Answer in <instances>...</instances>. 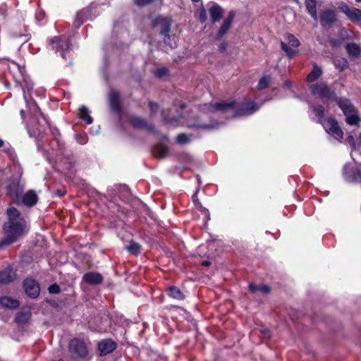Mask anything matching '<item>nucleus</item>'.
<instances>
[{"label":"nucleus","instance_id":"nucleus-39","mask_svg":"<svg viewBox=\"0 0 361 361\" xmlns=\"http://www.w3.org/2000/svg\"><path fill=\"white\" fill-rule=\"evenodd\" d=\"M148 104H149V108L151 116H153L156 113H157V111H159V105L157 102L149 100Z\"/></svg>","mask_w":361,"mask_h":361},{"label":"nucleus","instance_id":"nucleus-9","mask_svg":"<svg viewBox=\"0 0 361 361\" xmlns=\"http://www.w3.org/2000/svg\"><path fill=\"white\" fill-rule=\"evenodd\" d=\"M23 189L20 180L16 178H10L6 185L7 195L13 199L18 200L22 195Z\"/></svg>","mask_w":361,"mask_h":361},{"label":"nucleus","instance_id":"nucleus-48","mask_svg":"<svg viewBox=\"0 0 361 361\" xmlns=\"http://www.w3.org/2000/svg\"><path fill=\"white\" fill-rule=\"evenodd\" d=\"M46 301L53 307H56L58 306V304L55 300H47Z\"/></svg>","mask_w":361,"mask_h":361},{"label":"nucleus","instance_id":"nucleus-54","mask_svg":"<svg viewBox=\"0 0 361 361\" xmlns=\"http://www.w3.org/2000/svg\"><path fill=\"white\" fill-rule=\"evenodd\" d=\"M163 139L167 140V137L166 135H164Z\"/></svg>","mask_w":361,"mask_h":361},{"label":"nucleus","instance_id":"nucleus-20","mask_svg":"<svg viewBox=\"0 0 361 361\" xmlns=\"http://www.w3.org/2000/svg\"><path fill=\"white\" fill-rule=\"evenodd\" d=\"M38 199L36 192L32 190H30L22 196V202L24 205L32 207L37 203Z\"/></svg>","mask_w":361,"mask_h":361},{"label":"nucleus","instance_id":"nucleus-38","mask_svg":"<svg viewBox=\"0 0 361 361\" xmlns=\"http://www.w3.org/2000/svg\"><path fill=\"white\" fill-rule=\"evenodd\" d=\"M287 39H288V44L291 47H295V48L299 47L300 42L294 35H293L291 34H288Z\"/></svg>","mask_w":361,"mask_h":361},{"label":"nucleus","instance_id":"nucleus-21","mask_svg":"<svg viewBox=\"0 0 361 361\" xmlns=\"http://www.w3.org/2000/svg\"><path fill=\"white\" fill-rule=\"evenodd\" d=\"M152 154L158 159H164L169 154V148L163 144L158 143L153 147Z\"/></svg>","mask_w":361,"mask_h":361},{"label":"nucleus","instance_id":"nucleus-1","mask_svg":"<svg viewBox=\"0 0 361 361\" xmlns=\"http://www.w3.org/2000/svg\"><path fill=\"white\" fill-rule=\"evenodd\" d=\"M7 221L4 224L5 238L0 240V249L16 242L25 232L26 225L20 212L14 207L6 209Z\"/></svg>","mask_w":361,"mask_h":361},{"label":"nucleus","instance_id":"nucleus-45","mask_svg":"<svg viewBox=\"0 0 361 361\" xmlns=\"http://www.w3.org/2000/svg\"><path fill=\"white\" fill-rule=\"evenodd\" d=\"M66 194V191L64 189H57L55 191V195L59 197H63Z\"/></svg>","mask_w":361,"mask_h":361},{"label":"nucleus","instance_id":"nucleus-56","mask_svg":"<svg viewBox=\"0 0 361 361\" xmlns=\"http://www.w3.org/2000/svg\"><path fill=\"white\" fill-rule=\"evenodd\" d=\"M357 2H361V0H355Z\"/></svg>","mask_w":361,"mask_h":361},{"label":"nucleus","instance_id":"nucleus-34","mask_svg":"<svg viewBox=\"0 0 361 361\" xmlns=\"http://www.w3.org/2000/svg\"><path fill=\"white\" fill-rule=\"evenodd\" d=\"M270 75H264L263 76L259 81L257 85V89L261 90L264 88H267L269 86V84L271 81Z\"/></svg>","mask_w":361,"mask_h":361},{"label":"nucleus","instance_id":"nucleus-17","mask_svg":"<svg viewBox=\"0 0 361 361\" xmlns=\"http://www.w3.org/2000/svg\"><path fill=\"white\" fill-rule=\"evenodd\" d=\"M336 11L332 9H326L320 15V23L323 27H331L337 21Z\"/></svg>","mask_w":361,"mask_h":361},{"label":"nucleus","instance_id":"nucleus-32","mask_svg":"<svg viewBox=\"0 0 361 361\" xmlns=\"http://www.w3.org/2000/svg\"><path fill=\"white\" fill-rule=\"evenodd\" d=\"M250 291L252 293L261 292L264 294H268L271 291V288L267 285L257 286L252 283H250Z\"/></svg>","mask_w":361,"mask_h":361},{"label":"nucleus","instance_id":"nucleus-36","mask_svg":"<svg viewBox=\"0 0 361 361\" xmlns=\"http://www.w3.org/2000/svg\"><path fill=\"white\" fill-rule=\"evenodd\" d=\"M154 75L157 78H161L169 75V71L166 67L159 68L154 71Z\"/></svg>","mask_w":361,"mask_h":361},{"label":"nucleus","instance_id":"nucleus-30","mask_svg":"<svg viewBox=\"0 0 361 361\" xmlns=\"http://www.w3.org/2000/svg\"><path fill=\"white\" fill-rule=\"evenodd\" d=\"M49 130L51 133V135L54 137V140L57 143V147L59 149H62L65 147V144L63 141L61 140V133L59 132V130L55 127V126H49Z\"/></svg>","mask_w":361,"mask_h":361},{"label":"nucleus","instance_id":"nucleus-55","mask_svg":"<svg viewBox=\"0 0 361 361\" xmlns=\"http://www.w3.org/2000/svg\"><path fill=\"white\" fill-rule=\"evenodd\" d=\"M360 142H361V134L359 136Z\"/></svg>","mask_w":361,"mask_h":361},{"label":"nucleus","instance_id":"nucleus-33","mask_svg":"<svg viewBox=\"0 0 361 361\" xmlns=\"http://www.w3.org/2000/svg\"><path fill=\"white\" fill-rule=\"evenodd\" d=\"M312 109L315 115L319 118V123L323 125V123H324V122H323L325 114L324 107L322 105L319 104L313 106Z\"/></svg>","mask_w":361,"mask_h":361},{"label":"nucleus","instance_id":"nucleus-4","mask_svg":"<svg viewBox=\"0 0 361 361\" xmlns=\"http://www.w3.org/2000/svg\"><path fill=\"white\" fill-rule=\"evenodd\" d=\"M334 102H336L338 107L345 116V122L348 124L350 126L358 124L360 121V118L358 115L357 109L349 99L337 97Z\"/></svg>","mask_w":361,"mask_h":361},{"label":"nucleus","instance_id":"nucleus-42","mask_svg":"<svg viewBox=\"0 0 361 361\" xmlns=\"http://www.w3.org/2000/svg\"><path fill=\"white\" fill-rule=\"evenodd\" d=\"M155 0H133L135 5L139 7H144L152 4Z\"/></svg>","mask_w":361,"mask_h":361},{"label":"nucleus","instance_id":"nucleus-51","mask_svg":"<svg viewBox=\"0 0 361 361\" xmlns=\"http://www.w3.org/2000/svg\"><path fill=\"white\" fill-rule=\"evenodd\" d=\"M220 48L224 50L226 49V44L224 43L221 44Z\"/></svg>","mask_w":361,"mask_h":361},{"label":"nucleus","instance_id":"nucleus-27","mask_svg":"<svg viewBox=\"0 0 361 361\" xmlns=\"http://www.w3.org/2000/svg\"><path fill=\"white\" fill-rule=\"evenodd\" d=\"M345 49L350 56L357 58L361 54V47L354 42L347 43Z\"/></svg>","mask_w":361,"mask_h":361},{"label":"nucleus","instance_id":"nucleus-41","mask_svg":"<svg viewBox=\"0 0 361 361\" xmlns=\"http://www.w3.org/2000/svg\"><path fill=\"white\" fill-rule=\"evenodd\" d=\"M176 142L181 145L186 144L189 142V137L185 133H180L176 137Z\"/></svg>","mask_w":361,"mask_h":361},{"label":"nucleus","instance_id":"nucleus-52","mask_svg":"<svg viewBox=\"0 0 361 361\" xmlns=\"http://www.w3.org/2000/svg\"><path fill=\"white\" fill-rule=\"evenodd\" d=\"M4 145V140H2L1 139H0V148L2 147Z\"/></svg>","mask_w":361,"mask_h":361},{"label":"nucleus","instance_id":"nucleus-37","mask_svg":"<svg viewBox=\"0 0 361 361\" xmlns=\"http://www.w3.org/2000/svg\"><path fill=\"white\" fill-rule=\"evenodd\" d=\"M281 49L286 52V55L290 57V58H292L295 54H296V51L293 49L292 48L289 47L285 42H281Z\"/></svg>","mask_w":361,"mask_h":361},{"label":"nucleus","instance_id":"nucleus-19","mask_svg":"<svg viewBox=\"0 0 361 361\" xmlns=\"http://www.w3.org/2000/svg\"><path fill=\"white\" fill-rule=\"evenodd\" d=\"M82 281L89 285H99L104 281L103 276L96 271H89L85 273L82 276Z\"/></svg>","mask_w":361,"mask_h":361},{"label":"nucleus","instance_id":"nucleus-3","mask_svg":"<svg viewBox=\"0 0 361 361\" xmlns=\"http://www.w3.org/2000/svg\"><path fill=\"white\" fill-rule=\"evenodd\" d=\"M68 351L71 361H83L89 358V348L82 338H72L68 343Z\"/></svg>","mask_w":361,"mask_h":361},{"label":"nucleus","instance_id":"nucleus-8","mask_svg":"<svg viewBox=\"0 0 361 361\" xmlns=\"http://www.w3.org/2000/svg\"><path fill=\"white\" fill-rule=\"evenodd\" d=\"M127 121L130 126L136 130H146L147 132L157 134V130L154 124L147 121V120L141 116L135 115H129L127 117Z\"/></svg>","mask_w":361,"mask_h":361},{"label":"nucleus","instance_id":"nucleus-44","mask_svg":"<svg viewBox=\"0 0 361 361\" xmlns=\"http://www.w3.org/2000/svg\"><path fill=\"white\" fill-rule=\"evenodd\" d=\"M259 106L256 104L254 102L250 101V114L254 113L257 110H258Z\"/></svg>","mask_w":361,"mask_h":361},{"label":"nucleus","instance_id":"nucleus-49","mask_svg":"<svg viewBox=\"0 0 361 361\" xmlns=\"http://www.w3.org/2000/svg\"><path fill=\"white\" fill-rule=\"evenodd\" d=\"M348 67V61H347L346 60H343V65H342V66L341 67L340 70H341V71H344V70H345V69H346Z\"/></svg>","mask_w":361,"mask_h":361},{"label":"nucleus","instance_id":"nucleus-13","mask_svg":"<svg viewBox=\"0 0 361 361\" xmlns=\"http://www.w3.org/2000/svg\"><path fill=\"white\" fill-rule=\"evenodd\" d=\"M92 16V9L90 6L85 7L77 11L73 23L74 27L76 29L80 28L85 22L91 18Z\"/></svg>","mask_w":361,"mask_h":361},{"label":"nucleus","instance_id":"nucleus-29","mask_svg":"<svg viewBox=\"0 0 361 361\" xmlns=\"http://www.w3.org/2000/svg\"><path fill=\"white\" fill-rule=\"evenodd\" d=\"M78 117L88 125L93 122V118L90 116L88 109L84 105L79 109Z\"/></svg>","mask_w":361,"mask_h":361},{"label":"nucleus","instance_id":"nucleus-26","mask_svg":"<svg viewBox=\"0 0 361 361\" xmlns=\"http://www.w3.org/2000/svg\"><path fill=\"white\" fill-rule=\"evenodd\" d=\"M323 71L317 63L313 64L312 71L307 75L306 80L308 82H313L318 80L322 75Z\"/></svg>","mask_w":361,"mask_h":361},{"label":"nucleus","instance_id":"nucleus-50","mask_svg":"<svg viewBox=\"0 0 361 361\" xmlns=\"http://www.w3.org/2000/svg\"><path fill=\"white\" fill-rule=\"evenodd\" d=\"M201 264L204 267H209L211 265V262L209 260H203Z\"/></svg>","mask_w":361,"mask_h":361},{"label":"nucleus","instance_id":"nucleus-35","mask_svg":"<svg viewBox=\"0 0 361 361\" xmlns=\"http://www.w3.org/2000/svg\"><path fill=\"white\" fill-rule=\"evenodd\" d=\"M347 178L352 182L361 180V171L358 169H353Z\"/></svg>","mask_w":361,"mask_h":361},{"label":"nucleus","instance_id":"nucleus-46","mask_svg":"<svg viewBox=\"0 0 361 361\" xmlns=\"http://www.w3.org/2000/svg\"><path fill=\"white\" fill-rule=\"evenodd\" d=\"M192 201L194 202V204L197 206V205H200V202L197 198V193L194 194L192 197Z\"/></svg>","mask_w":361,"mask_h":361},{"label":"nucleus","instance_id":"nucleus-11","mask_svg":"<svg viewBox=\"0 0 361 361\" xmlns=\"http://www.w3.org/2000/svg\"><path fill=\"white\" fill-rule=\"evenodd\" d=\"M23 288L29 298L36 299L39 297L40 287L37 281L31 278H26L23 281Z\"/></svg>","mask_w":361,"mask_h":361},{"label":"nucleus","instance_id":"nucleus-25","mask_svg":"<svg viewBox=\"0 0 361 361\" xmlns=\"http://www.w3.org/2000/svg\"><path fill=\"white\" fill-rule=\"evenodd\" d=\"M31 317L30 310H23L18 312L15 317V322L18 325L25 324Z\"/></svg>","mask_w":361,"mask_h":361},{"label":"nucleus","instance_id":"nucleus-24","mask_svg":"<svg viewBox=\"0 0 361 361\" xmlns=\"http://www.w3.org/2000/svg\"><path fill=\"white\" fill-rule=\"evenodd\" d=\"M209 11L212 21L213 23L219 21L222 18L224 13L223 8L216 4L212 5L209 8Z\"/></svg>","mask_w":361,"mask_h":361},{"label":"nucleus","instance_id":"nucleus-5","mask_svg":"<svg viewBox=\"0 0 361 361\" xmlns=\"http://www.w3.org/2000/svg\"><path fill=\"white\" fill-rule=\"evenodd\" d=\"M211 106L216 111H226L228 110H234V116H246L248 114V102H245L240 104L235 100L222 101L220 102L212 103Z\"/></svg>","mask_w":361,"mask_h":361},{"label":"nucleus","instance_id":"nucleus-40","mask_svg":"<svg viewBox=\"0 0 361 361\" xmlns=\"http://www.w3.org/2000/svg\"><path fill=\"white\" fill-rule=\"evenodd\" d=\"M198 19L202 23L207 20V11L203 6H202L199 10Z\"/></svg>","mask_w":361,"mask_h":361},{"label":"nucleus","instance_id":"nucleus-2","mask_svg":"<svg viewBox=\"0 0 361 361\" xmlns=\"http://www.w3.org/2000/svg\"><path fill=\"white\" fill-rule=\"evenodd\" d=\"M47 45L48 49L59 53L63 60L68 61L70 65L73 64L71 56L73 44L69 37L65 35L52 37L47 40Z\"/></svg>","mask_w":361,"mask_h":361},{"label":"nucleus","instance_id":"nucleus-12","mask_svg":"<svg viewBox=\"0 0 361 361\" xmlns=\"http://www.w3.org/2000/svg\"><path fill=\"white\" fill-rule=\"evenodd\" d=\"M338 9L346 15L348 18L354 23L361 25V10L356 8H350L346 4L341 3Z\"/></svg>","mask_w":361,"mask_h":361},{"label":"nucleus","instance_id":"nucleus-7","mask_svg":"<svg viewBox=\"0 0 361 361\" xmlns=\"http://www.w3.org/2000/svg\"><path fill=\"white\" fill-rule=\"evenodd\" d=\"M152 27H160L159 35L162 37L164 44L169 46L171 49H173L174 47L172 45L171 41V20L167 17H158L152 21Z\"/></svg>","mask_w":361,"mask_h":361},{"label":"nucleus","instance_id":"nucleus-18","mask_svg":"<svg viewBox=\"0 0 361 361\" xmlns=\"http://www.w3.org/2000/svg\"><path fill=\"white\" fill-rule=\"evenodd\" d=\"M17 277L16 271L11 265L0 271V284H8Z\"/></svg>","mask_w":361,"mask_h":361},{"label":"nucleus","instance_id":"nucleus-47","mask_svg":"<svg viewBox=\"0 0 361 361\" xmlns=\"http://www.w3.org/2000/svg\"><path fill=\"white\" fill-rule=\"evenodd\" d=\"M347 141L352 146H355L354 137L352 135H350L347 137Z\"/></svg>","mask_w":361,"mask_h":361},{"label":"nucleus","instance_id":"nucleus-43","mask_svg":"<svg viewBox=\"0 0 361 361\" xmlns=\"http://www.w3.org/2000/svg\"><path fill=\"white\" fill-rule=\"evenodd\" d=\"M49 293L51 294H59L61 293V289L57 283H53L48 288Z\"/></svg>","mask_w":361,"mask_h":361},{"label":"nucleus","instance_id":"nucleus-6","mask_svg":"<svg viewBox=\"0 0 361 361\" xmlns=\"http://www.w3.org/2000/svg\"><path fill=\"white\" fill-rule=\"evenodd\" d=\"M312 94L322 99L335 101L337 94L326 82L320 81L310 85Z\"/></svg>","mask_w":361,"mask_h":361},{"label":"nucleus","instance_id":"nucleus-53","mask_svg":"<svg viewBox=\"0 0 361 361\" xmlns=\"http://www.w3.org/2000/svg\"><path fill=\"white\" fill-rule=\"evenodd\" d=\"M193 3H198L201 0H191Z\"/></svg>","mask_w":361,"mask_h":361},{"label":"nucleus","instance_id":"nucleus-22","mask_svg":"<svg viewBox=\"0 0 361 361\" xmlns=\"http://www.w3.org/2000/svg\"><path fill=\"white\" fill-rule=\"evenodd\" d=\"M0 305L9 310H16L18 308L20 302L16 299H13L8 296L0 297Z\"/></svg>","mask_w":361,"mask_h":361},{"label":"nucleus","instance_id":"nucleus-15","mask_svg":"<svg viewBox=\"0 0 361 361\" xmlns=\"http://www.w3.org/2000/svg\"><path fill=\"white\" fill-rule=\"evenodd\" d=\"M235 16V12L230 11L226 18L224 20L219 30L215 35L216 40H221L231 27L232 23Z\"/></svg>","mask_w":361,"mask_h":361},{"label":"nucleus","instance_id":"nucleus-16","mask_svg":"<svg viewBox=\"0 0 361 361\" xmlns=\"http://www.w3.org/2000/svg\"><path fill=\"white\" fill-rule=\"evenodd\" d=\"M117 347V344L111 338L103 339L98 343L97 348L101 356H105L114 352Z\"/></svg>","mask_w":361,"mask_h":361},{"label":"nucleus","instance_id":"nucleus-23","mask_svg":"<svg viewBox=\"0 0 361 361\" xmlns=\"http://www.w3.org/2000/svg\"><path fill=\"white\" fill-rule=\"evenodd\" d=\"M166 291L169 297L176 300H183L185 298L184 293L176 286L168 287Z\"/></svg>","mask_w":361,"mask_h":361},{"label":"nucleus","instance_id":"nucleus-28","mask_svg":"<svg viewBox=\"0 0 361 361\" xmlns=\"http://www.w3.org/2000/svg\"><path fill=\"white\" fill-rule=\"evenodd\" d=\"M126 249L130 255L137 256L141 253L142 246L140 243L131 240L129 241Z\"/></svg>","mask_w":361,"mask_h":361},{"label":"nucleus","instance_id":"nucleus-31","mask_svg":"<svg viewBox=\"0 0 361 361\" xmlns=\"http://www.w3.org/2000/svg\"><path fill=\"white\" fill-rule=\"evenodd\" d=\"M305 4L308 13L315 20H317V0H305Z\"/></svg>","mask_w":361,"mask_h":361},{"label":"nucleus","instance_id":"nucleus-10","mask_svg":"<svg viewBox=\"0 0 361 361\" xmlns=\"http://www.w3.org/2000/svg\"><path fill=\"white\" fill-rule=\"evenodd\" d=\"M323 126L326 131L331 135L334 136L336 139H343V132L334 118L329 117L325 119Z\"/></svg>","mask_w":361,"mask_h":361},{"label":"nucleus","instance_id":"nucleus-14","mask_svg":"<svg viewBox=\"0 0 361 361\" xmlns=\"http://www.w3.org/2000/svg\"><path fill=\"white\" fill-rule=\"evenodd\" d=\"M109 105L112 112L121 117L123 113L120 94L116 90H112L109 96Z\"/></svg>","mask_w":361,"mask_h":361}]
</instances>
